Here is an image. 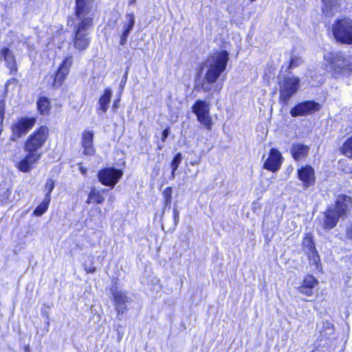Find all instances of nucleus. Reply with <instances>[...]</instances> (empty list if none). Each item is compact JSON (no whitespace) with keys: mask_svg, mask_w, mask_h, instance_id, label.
Instances as JSON below:
<instances>
[{"mask_svg":"<svg viewBox=\"0 0 352 352\" xmlns=\"http://www.w3.org/2000/svg\"><path fill=\"white\" fill-rule=\"evenodd\" d=\"M125 82H126L125 78H124V79H123V81H122V82H121V85H122V83H123V84H124V83H125Z\"/></svg>","mask_w":352,"mask_h":352,"instance_id":"nucleus-49","label":"nucleus"},{"mask_svg":"<svg viewBox=\"0 0 352 352\" xmlns=\"http://www.w3.org/2000/svg\"><path fill=\"white\" fill-rule=\"evenodd\" d=\"M323 3L322 12L326 16L331 17L339 11L338 0H322Z\"/></svg>","mask_w":352,"mask_h":352,"instance_id":"nucleus-23","label":"nucleus"},{"mask_svg":"<svg viewBox=\"0 0 352 352\" xmlns=\"http://www.w3.org/2000/svg\"><path fill=\"white\" fill-rule=\"evenodd\" d=\"M210 83H208V82H205L202 84L201 85V89L204 91L205 92H209L211 89H212V87L210 85Z\"/></svg>","mask_w":352,"mask_h":352,"instance_id":"nucleus-36","label":"nucleus"},{"mask_svg":"<svg viewBox=\"0 0 352 352\" xmlns=\"http://www.w3.org/2000/svg\"><path fill=\"white\" fill-rule=\"evenodd\" d=\"M127 73H128V72H126V73H125V74H124V78H125V80H126V78H127Z\"/></svg>","mask_w":352,"mask_h":352,"instance_id":"nucleus-48","label":"nucleus"},{"mask_svg":"<svg viewBox=\"0 0 352 352\" xmlns=\"http://www.w3.org/2000/svg\"><path fill=\"white\" fill-rule=\"evenodd\" d=\"M336 39L342 43L352 44V21L349 19H338L333 25Z\"/></svg>","mask_w":352,"mask_h":352,"instance_id":"nucleus-5","label":"nucleus"},{"mask_svg":"<svg viewBox=\"0 0 352 352\" xmlns=\"http://www.w3.org/2000/svg\"><path fill=\"white\" fill-rule=\"evenodd\" d=\"M37 107L39 112L43 115H46L50 109V102L46 97H41L37 100Z\"/></svg>","mask_w":352,"mask_h":352,"instance_id":"nucleus-28","label":"nucleus"},{"mask_svg":"<svg viewBox=\"0 0 352 352\" xmlns=\"http://www.w3.org/2000/svg\"><path fill=\"white\" fill-rule=\"evenodd\" d=\"M79 170L80 171V173L82 174V175H86L87 174V168H85L82 166H80L79 167Z\"/></svg>","mask_w":352,"mask_h":352,"instance_id":"nucleus-41","label":"nucleus"},{"mask_svg":"<svg viewBox=\"0 0 352 352\" xmlns=\"http://www.w3.org/2000/svg\"><path fill=\"white\" fill-rule=\"evenodd\" d=\"M164 196L165 197V204L170 205L172 199V189L170 187H167L164 190Z\"/></svg>","mask_w":352,"mask_h":352,"instance_id":"nucleus-33","label":"nucleus"},{"mask_svg":"<svg viewBox=\"0 0 352 352\" xmlns=\"http://www.w3.org/2000/svg\"><path fill=\"white\" fill-rule=\"evenodd\" d=\"M119 102V100H117L114 102L113 105V109H117L118 108V103Z\"/></svg>","mask_w":352,"mask_h":352,"instance_id":"nucleus-43","label":"nucleus"},{"mask_svg":"<svg viewBox=\"0 0 352 352\" xmlns=\"http://www.w3.org/2000/svg\"><path fill=\"white\" fill-rule=\"evenodd\" d=\"M1 57L3 58L6 63L7 67L10 69L11 72H16V66L14 56L12 52L8 48H3L1 51Z\"/></svg>","mask_w":352,"mask_h":352,"instance_id":"nucleus-26","label":"nucleus"},{"mask_svg":"<svg viewBox=\"0 0 352 352\" xmlns=\"http://www.w3.org/2000/svg\"><path fill=\"white\" fill-rule=\"evenodd\" d=\"M93 0H76L75 16L79 21L84 19H91L88 14L91 8Z\"/></svg>","mask_w":352,"mask_h":352,"instance_id":"nucleus-16","label":"nucleus"},{"mask_svg":"<svg viewBox=\"0 0 352 352\" xmlns=\"http://www.w3.org/2000/svg\"><path fill=\"white\" fill-rule=\"evenodd\" d=\"M127 22L123 25V30L120 35V44L124 45L126 43L127 38L135 25V17L133 13L126 14Z\"/></svg>","mask_w":352,"mask_h":352,"instance_id":"nucleus-21","label":"nucleus"},{"mask_svg":"<svg viewBox=\"0 0 352 352\" xmlns=\"http://www.w3.org/2000/svg\"><path fill=\"white\" fill-rule=\"evenodd\" d=\"M42 314H47V313H46V311H44L43 309H42ZM46 316H47V318H48V315H47V314H46Z\"/></svg>","mask_w":352,"mask_h":352,"instance_id":"nucleus-47","label":"nucleus"},{"mask_svg":"<svg viewBox=\"0 0 352 352\" xmlns=\"http://www.w3.org/2000/svg\"><path fill=\"white\" fill-rule=\"evenodd\" d=\"M36 119L34 118L23 117L17 120L12 125V135L11 140L16 141L18 138L25 135L35 124Z\"/></svg>","mask_w":352,"mask_h":352,"instance_id":"nucleus-7","label":"nucleus"},{"mask_svg":"<svg viewBox=\"0 0 352 352\" xmlns=\"http://www.w3.org/2000/svg\"><path fill=\"white\" fill-rule=\"evenodd\" d=\"M182 160V155L180 153H178L175 157L173 158L172 162H171V168H172V177H175V172L179 167V165L180 164Z\"/></svg>","mask_w":352,"mask_h":352,"instance_id":"nucleus-32","label":"nucleus"},{"mask_svg":"<svg viewBox=\"0 0 352 352\" xmlns=\"http://www.w3.org/2000/svg\"><path fill=\"white\" fill-rule=\"evenodd\" d=\"M48 135V128L45 126H41L36 131L29 135L27 138L24 144L25 151L38 153V149L44 145Z\"/></svg>","mask_w":352,"mask_h":352,"instance_id":"nucleus-6","label":"nucleus"},{"mask_svg":"<svg viewBox=\"0 0 352 352\" xmlns=\"http://www.w3.org/2000/svg\"><path fill=\"white\" fill-rule=\"evenodd\" d=\"M342 149L346 156L352 157V136L344 142Z\"/></svg>","mask_w":352,"mask_h":352,"instance_id":"nucleus-31","label":"nucleus"},{"mask_svg":"<svg viewBox=\"0 0 352 352\" xmlns=\"http://www.w3.org/2000/svg\"><path fill=\"white\" fill-rule=\"evenodd\" d=\"M197 120L208 130L212 128V120L209 116V104L204 100H197L192 107Z\"/></svg>","mask_w":352,"mask_h":352,"instance_id":"nucleus-9","label":"nucleus"},{"mask_svg":"<svg viewBox=\"0 0 352 352\" xmlns=\"http://www.w3.org/2000/svg\"><path fill=\"white\" fill-rule=\"evenodd\" d=\"M214 91L219 92L222 89V85L217 84L214 87Z\"/></svg>","mask_w":352,"mask_h":352,"instance_id":"nucleus-42","label":"nucleus"},{"mask_svg":"<svg viewBox=\"0 0 352 352\" xmlns=\"http://www.w3.org/2000/svg\"><path fill=\"white\" fill-rule=\"evenodd\" d=\"M25 352H30V349L29 346H26L25 347Z\"/></svg>","mask_w":352,"mask_h":352,"instance_id":"nucleus-46","label":"nucleus"},{"mask_svg":"<svg viewBox=\"0 0 352 352\" xmlns=\"http://www.w3.org/2000/svg\"><path fill=\"white\" fill-rule=\"evenodd\" d=\"M122 176V171L114 168H106L98 173L99 181L105 186L113 187Z\"/></svg>","mask_w":352,"mask_h":352,"instance_id":"nucleus-10","label":"nucleus"},{"mask_svg":"<svg viewBox=\"0 0 352 352\" xmlns=\"http://www.w3.org/2000/svg\"><path fill=\"white\" fill-rule=\"evenodd\" d=\"M112 96V91L110 88L104 89L103 95H102L98 100V107L97 113L98 115H104L109 109V103Z\"/></svg>","mask_w":352,"mask_h":352,"instance_id":"nucleus-22","label":"nucleus"},{"mask_svg":"<svg viewBox=\"0 0 352 352\" xmlns=\"http://www.w3.org/2000/svg\"><path fill=\"white\" fill-rule=\"evenodd\" d=\"M158 148H159V149H161V148H162V146H160V145H158Z\"/></svg>","mask_w":352,"mask_h":352,"instance_id":"nucleus-50","label":"nucleus"},{"mask_svg":"<svg viewBox=\"0 0 352 352\" xmlns=\"http://www.w3.org/2000/svg\"><path fill=\"white\" fill-rule=\"evenodd\" d=\"M309 150L308 146L302 144H296L292 146L291 153L295 160L299 161L307 155Z\"/></svg>","mask_w":352,"mask_h":352,"instance_id":"nucleus-24","label":"nucleus"},{"mask_svg":"<svg viewBox=\"0 0 352 352\" xmlns=\"http://www.w3.org/2000/svg\"><path fill=\"white\" fill-rule=\"evenodd\" d=\"M282 155L276 148L270 149V154L265 162L263 168L272 172H276L282 164Z\"/></svg>","mask_w":352,"mask_h":352,"instance_id":"nucleus-13","label":"nucleus"},{"mask_svg":"<svg viewBox=\"0 0 352 352\" xmlns=\"http://www.w3.org/2000/svg\"><path fill=\"white\" fill-rule=\"evenodd\" d=\"M298 177L303 183V186L307 188L315 183L314 169L308 165L302 166L298 169Z\"/></svg>","mask_w":352,"mask_h":352,"instance_id":"nucleus-15","label":"nucleus"},{"mask_svg":"<svg viewBox=\"0 0 352 352\" xmlns=\"http://www.w3.org/2000/svg\"><path fill=\"white\" fill-rule=\"evenodd\" d=\"M50 201L48 198H44L43 201L35 208L33 214L37 217L43 215L48 209Z\"/></svg>","mask_w":352,"mask_h":352,"instance_id":"nucleus-29","label":"nucleus"},{"mask_svg":"<svg viewBox=\"0 0 352 352\" xmlns=\"http://www.w3.org/2000/svg\"><path fill=\"white\" fill-rule=\"evenodd\" d=\"M300 79L296 76H283L278 82L280 102L287 105L291 97L299 89Z\"/></svg>","mask_w":352,"mask_h":352,"instance_id":"nucleus-4","label":"nucleus"},{"mask_svg":"<svg viewBox=\"0 0 352 352\" xmlns=\"http://www.w3.org/2000/svg\"><path fill=\"white\" fill-rule=\"evenodd\" d=\"M351 205L352 201L349 196L340 195L336 199L335 208L333 210L342 217L346 214Z\"/></svg>","mask_w":352,"mask_h":352,"instance_id":"nucleus-17","label":"nucleus"},{"mask_svg":"<svg viewBox=\"0 0 352 352\" xmlns=\"http://www.w3.org/2000/svg\"><path fill=\"white\" fill-rule=\"evenodd\" d=\"M105 190H98L95 187H93L88 195V199L87 200V204H90L91 203H96L97 204H102L104 200V197L102 195V192H104Z\"/></svg>","mask_w":352,"mask_h":352,"instance_id":"nucleus-27","label":"nucleus"},{"mask_svg":"<svg viewBox=\"0 0 352 352\" xmlns=\"http://www.w3.org/2000/svg\"><path fill=\"white\" fill-rule=\"evenodd\" d=\"M323 325L324 326V327L329 330L331 332L330 333H333V324H331V322H328V321H326V322H323Z\"/></svg>","mask_w":352,"mask_h":352,"instance_id":"nucleus-37","label":"nucleus"},{"mask_svg":"<svg viewBox=\"0 0 352 352\" xmlns=\"http://www.w3.org/2000/svg\"><path fill=\"white\" fill-rule=\"evenodd\" d=\"M302 248L307 254L309 264L314 267V270H320L321 263L320 256L316 250L315 244L310 234H307L304 238Z\"/></svg>","mask_w":352,"mask_h":352,"instance_id":"nucleus-8","label":"nucleus"},{"mask_svg":"<svg viewBox=\"0 0 352 352\" xmlns=\"http://www.w3.org/2000/svg\"><path fill=\"white\" fill-rule=\"evenodd\" d=\"M26 152L28 153L25 157L17 164V168L23 173L30 172L34 168V165L41 157V153H40Z\"/></svg>","mask_w":352,"mask_h":352,"instance_id":"nucleus-14","label":"nucleus"},{"mask_svg":"<svg viewBox=\"0 0 352 352\" xmlns=\"http://www.w3.org/2000/svg\"><path fill=\"white\" fill-rule=\"evenodd\" d=\"M73 63V56H68L65 58L56 74L53 85L56 87L60 86L67 76L69 69Z\"/></svg>","mask_w":352,"mask_h":352,"instance_id":"nucleus-12","label":"nucleus"},{"mask_svg":"<svg viewBox=\"0 0 352 352\" xmlns=\"http://www.w3.org/2000/svg\"><path fill=\"white\" fill-rule=\"evenodd\" d=\"M55 182L52 179H47L45 185V198L51 200V192L54 190Z\"/></svg>","mask_w":352,"mask_h":352,"instance_id":"nucleus-30","label":"nucleus"},{"mask_svg":"<svg viewBox=\"0 0 352 352\" xmlns=\"http://www.w3.org/2000/svg\"><path fill=\"white\" fill-rule=\"evenodd\" d=\"M169 135V129L166 128L162 132V140L163 142H164L167 138V137Z\"/></svg>","mask_w":352,"mask_h":352,"instance_id":"nucleus-38","label":"nucleus"},{"mask_svg":"<svg viewBox=\"0 0 352 352\" xmlns=\"http://www.w3.org/2000/svg\"><path fill=\"white\" fill-rule=\"evenodd\" d=\"M303 60L300 57L294 56L291 58L289 69L296 67L302 63Z\"/></svg>","mask_w":352,"mask_h":352,"instance_id":"nucleus-34","label":"nucleus"},{"mask_svg":"<svg viewBox=\"0 0 352 352\" xmlns=\"http://www.w3.org/2000/svg\"><path fill=\"white\" fill-rule=\"evenodd\" d=\"M5 113L4 106L0 103V123L1 124L3 120V115Z\"/></svg>","mask_w":352,"mask_h":352,"instance_id":"nucleus-39","label":"nucleus"},{"mask_svg":"<svg viewBox=\"0 0 352 352\" xmlns=\"http://www.w3.org/2000/svg\"><path fill=\"white\" fill-rule=\"evenodd\" d=\"M319 103L312 100H307L296 104L290 110V114L292 117L304 116L308 114L314 113L320 110Z\"/></svg>","mask_w":352,"mask_h":352,"instance_id":"nucleus-11","label":"nucleus"},{"mask_svg":"<svg viewBox=\"0 0 352 352\" xmlns=\"http://www.w3.org/2000/svg\"><path fill=\"white\" fill-rule=\"evenodd\" d=\"M324 60L331 65V69L336 78L349 76L352 73V56L342 52H326Z\"/></svg>","mask_w":352,"mask_h":352,"instance_id":"nucleus-2","label":"nucleus"},{"mask_svg":"<svg viewBox=\"0 0 352 352\" xmlns=\"http://www.w3.org/2000/svg\"><path fill=\"white\" fill-rule=\"evenodd\" d=\"M346 235L348 239H352V225L347 229Z\"/></svg>","mask_w":352,"mask_h":352,"instance_id":"nucleus-40","label":"nucleus"},{"mask_svg":"<svg viewBox=\"0 0 352 352\" xmlns=\"http://www.w3.org/2000/svg\"><path fill=\"white\" fill-rule=\"evenodd\" d=\"M173 219H174L175 225L176 226L177 224V223L179 221V212L177 208H173Z\"/></svg>","mask_w":352,"mask_h":352,"instance_id":"nucleus-35","label":"nucleus"},{"mask_svg":"<svg viewBox=\"0 0 352 352\" xmlns=\"http://www.w3.org/2000/svg\"><path fill=\"white\" fill-rule=\"evenodd\" d=\"M340 217L341 216L336 212L333 210H329L324 217V228L327 230L332 229L336 226Z\"/></svg>","mask_w":352,"mask_h":352,"instance_id":"nucleus-25","label":"nucleus"},{"mask_svg":"<svg viewBox=\"0 0 352 352\" xmlns=\"http://www.w3.org/2000/svg\"><path fill=\"white\" fill-rule=\"evenodd\" d=\"M318 284V280L312 276L307 275L300 286L298 287L300 293L310 296L314 293V288Z\"/></svg>","mask_w":352,"mask_h":352,"instance_id":"nucleus-20","label":"nucleus"},{"mask_svg":"<svg viewBox=\"0 0 352 352\" xmlns=\"http://www.w3.org/2000/svg\"><path fill=\"white\" fill-rule=\"evenodd\" d=\"M92 25V19H84L76 23L72 42L76 50L84 51L89 47L91 41L89 30Z\"/></svg>","mask_w":352,"mask_h":352,"instance_id":"nucleus-3","label":"nucleus"},{"mask_svg":"<svg viewBox=\"0 0 352 352\" xmlns=\"http://www.w3.org/2000/svg\"><path fill=\"white\" fill-rule=\"evenodd\" d=\"M94 132L92 131H84L82 134L81 144L83 148V153L87 155H92L95 153L93 145Z\"/></svg>","mask_w":352,"mask_h":352,"instance_id":"nucleus-18","label":"nucleus"},{"mask_svg":"<svg viewBox=\"0 0 352 352\" xmlns=\"http://www.w3.org/2000/svg\"><path fill=\"white\" fill-rule=\"evenodd\" d=\"M251 2L255 1L256 0H250Z\"/></svg>","mask_w":352,"mask_h":352,"instance_id":"nucleus-51","label":"nucleus"},{"mask_svg":"<svg viewBox=\"0 0 352 352\" xmlns=\"http://www.w3.org/2000/svg\"><path fill=\"white\" fill-rule=\"evenodd\" d=\"M136 0H129V5H133L135 3Z\"/></svg>","mask_w":352,"mask_h":352,"instance_id":"nucleus-45","label":"nucleus"},{"mask_svg":"<svg viewBox=\"0 0 352 352\" xmlns=\"http://www.w3.org/2000/svg\"><path fill=\"white\" fill-rule=\"evenodd\" d=\"M86 270L87 271V272L93 273L95 272L96 269L95 267H91L89 270L86 269Z\"/></svg>","mask_w":352,"mask_h":352,"instance_id":"nucleus-44","label":"nucleus"},{"mask_svg":"<svg viewBox=\"0 0 352 352\" xmlns=\"http://www.w3.org/2000/svg\"><path fill=\"white\" fill-rule=\"evenodd\" d=\"M111 292L118 314H122L126 309V302L128 301V296L126 293L122 291L112 289Z\"/></svg>","mask_w":352,"mask_h":352,"instance_id":"nucleus-19","label":"nucleus"},{"mask_svg":"<svg viewBox=\"0 0 352 352\" xmlns=\"http://www.w3.org/2000/svg\"><path fill=\"white\" fill-rule=\"evenodd\" d=\"M229 59V54L225 50L212 54L205 62L207 69L204 80L208 83H214L225 71Z\"/></svg>","mask_w":352,"mask_h":352,"instance_id":"nucleus-1","label":"nucleus"}]
</instances>
